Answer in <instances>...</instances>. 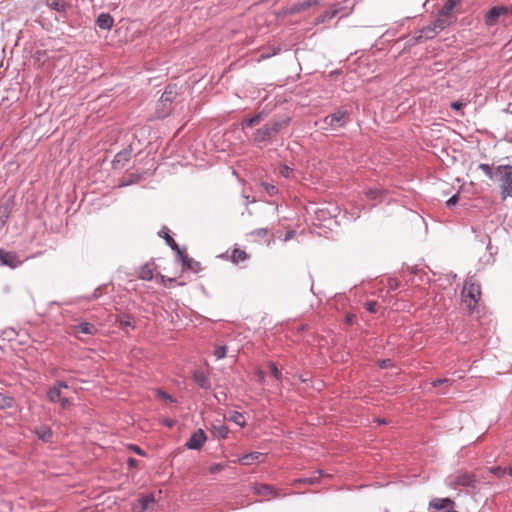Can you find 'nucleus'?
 <instances>
[{
    "label": "nucleus",
    "instance_id": "9",
    "mask_svg": "<svg viewBox=\"0 0 512 512\" xmlns=\"http://www.w3.org/2000/svg\"><path fill=\"white\" fill-rule=\"evenodd\" d=\"M253 491L256 495L265 497L266 499L280 496L279 490L269 484H256Z\"/></svg>",
    "mask_w": 512,
    "mask_h": 512
},
{
    "label": "nucleus",
    "instance_id": "34",
    "mask_svg": "<svg viewBox=\"0 0 512 512\" xmlns=\"http://www.w3.org/2000/svg\"><path fill=\"white\" fill-rule=\"evenodd\" d=\"M489 471L497 477H503L506 474V467L494 466L489 468Z\"/></svg>",
    "mask_w": 512,
    "mask_h": 512
},
{
    "label": "nucleus",
    "instance_id": "7",
    "mask_svg": "<svg viewBox=\"0 0 512 512\" xmlns=\"http://www.w3.org/2000/svg\"><path fill=\"white\" fill-rule=\"evenodd\" d=\"M475 483H476V479L473 474L463 472V473H458V474L454 475L451 478V481L449 484L451 487L457 488L459 486H462V487L474 486Z\"/></svg>",
    "mask_w": 512,
    "mask_h": 512
},
{
    "label": "nucleus",
    "instance_id": "21",
    "mask_svg": "<svg viewBox=\"0 0 512 512\" xmlns=\"http://www.w3.org/2000/svg\"><path fill=\"white\" fill-rule=\"evenodd\" d=\"M97 331L96 327L94 324H91V323H88V322H83V323H80L77 327H76V332L77 333H83V334H87V335H93L95 334Z\"/></svg>",
    "mask_w": 512,
    "mask_h": 512
},
{
    "label": "nucleus",
    "instance_id": "2",
    "mask_svg": "<svg viewBox=\"0 0 512 512\" xmlns=\"http://www.w3.org/2000/svg\"><path fill=\"white\" fill-rule=\"evenodd\" d=\"M495 174L498 176L500 183V194L502 199L512 197V166L499 165L495 168Z\"/></svg>",
    "mask_w": 512,
    "mask_h": 512
},
{
    "label": "nucleus",
    "instance_id": "12",
    "mask_svg": "<svg viewBox=\"0 0 512 512\" xmlns=\"http://www.w3.org/2000/svg\"><path fill=\"white\" fill-rule=\"evenodd\" d=\"M45 4L59 13H66L71 5L66 0H45Z\"/></svg>",
    "mask_w": 512,
    "mask_h": 512
},
{
    "label": "nucleus",
    "instance_id": "50",
    "mask_svg": "<svg viewBox=\"0 0 512 512\" xmlns=\"http://www.w3.org/2000/svg\"><path fill=\"white\" fill-rule=\"evenodd\" d=\"M53 387H58V389L61 391V389H62V388L67 389V388H68V385H67V383H66V382H64V381H57V382L53 385Z\"/></svg>",
    "mask_w": 512,
    "mask_h": 512
},
{
    "label": "nucleus",
    "instance_id": "40",
    "mask_svg": "<svg viewBox=\"0 0 512 512\" xmlns=\"http://www.w3.org/2000/svg\"><path fill=\"white\" fill-rule=\"evenodd\" d=\"M160 279H161V284L164 285L165 287H170L171 284L175 281L174 278H169L165 275H161Z\"/></svg>",
    "mask_w": 512,
    "mask_h": 512
},
{
    "label": "nucleus",
    "instance_id": "47",
    "mask_svg": "<svg viewBox=\"0 0 512 512\" xmlns=\"http://www.w3.org/2000/svg\"><path fill=\"white\" fill-rule=\"evenodd\" d=\"M218 432H219V435L222 437V438H225L229 432L228 428L226 426H220L218 428Z\"/></svg>",
    "mask_w": 512,
    "mask_h": 512
},
{
    "label": "nucleus",
    "instance_id": "49",
    "mask_svg": "<svg viewBox=\"0 0 512 512\" xmlns=\"http://www.w3.org/2000/svg\"><path fill=\"white\" fill-rule=\"evenodd\" d=\"M256 375H257L258 381H259L260 383H263V382H264V380H265V373H264V371H263V370H261V369H258V370L256 371Z\"/></svg>",
    "mask_w": 512,
    "mask_h": 512
},
{
    "label": "nucleus",
    "instance_id": "30",
    "mask_svg": "<svg viewBox=\"0 0 512 512\" xmlns=\"http://www.w3.org/2000/svg\"><path fill=\"white\" fill-rule=\"evenodd\" d=\"M479 169L482 170L490 179H493L494 177H498L495 174V170H492V168L488 164L481 163L479 165Z\"/></svg>",
    "mask_w": 512,
    "mask_h": 512
},
{
    "label": "nucleus",
    "instance_id": "58",
    "mask_svg": "<svg viewBox=\"0 0 512 512\" xmlns=\"http://www.w3.org/2000/svg\"><path fill=\"white\" fill-rule=\"evenodd\" d=\"M161 396L164 398V399H169L170 400V396H168L166 393L164 392H161Z\"/></svg>",
    "mask_w": 512,
    "mask_h": 512
},
{
    "label": "nucleus",
    "instance_id": "20",
    "mask_svg": "<svg viewBox=\"0 0 512 512\" xmlns=\"http://www.w3.org/2000/svg\"><path fill=\"white\" fill-rule=\"evenodd\" d=\"M117 322L119 323L120 328L127 330L128 328L133 329L134 326V319L127 314H122L118 317Z\"/></svg>",
    "mask_w": 512,
    "mask_h": 512
},
{
    "label": "nucleus",
    "instance_id": "37",
    "mask_svg": "<svg viewBox=\"0 0 512 512\" xmlns=\"http://www.w3.org/2000/svg\"><path fill=\"white\" fill-rule=\"evenodd\" d=\"M269 368H270L271 374H272L276 379H278V380H279V379H280V377H281V372H280V370L277 368V366H276L274 363L270 362V363H269Z\"/></svg>",
    "mask_w": 512,
    "mask_h": 512
},
{
    "label": "nucleus",
    "instance_id": "52",
    "mask_svg": "<svg viewBox=\"0 0 512 512\" xmlns=\"http://www.w3.org/2000/svg\"><path fill=\"white\" fill-rule=\"evenodd\" d=\"M390 364H391V360H389V359H387V360H383V361H381V363H380V367H382V368H386V367L390 366Z\"/></svg>",
    "mask_w": 512,
    "mask_h": 512
},
{
    "label": "nucleus",
    "instance_id": "55",
    "mask_svg": "<svg viewBox=\"0 0 512 512\" xmlns=\"http://www.w3.org/2000/svg\"><path fill=\"white\" fill-rule=\"evenodd\" d=\"M506 474L512 476V461L511 464L508 467H506Z\"/></svg>",
    "mask_w": 512,
    "mask_h": 512
},
{
    "label": "nucleus",
    "instance_id": "14",
    "mask_svg": "<svg viewBox=\"0 0 512 512\" xmlns=\"http://www.w3.org/2000/svg\"><path fill=\"white\" fill-rule=\"evenodd\" d=\"M264 459V455L260 452H251L243 455L238 459V462L242 465H251L256 462H262Z\"/></svg>",
    "mask_w": 512,
    "mask_h": 512
},
{
    "label": "nucleus",
    "instance_id": "59",
    "mask_svg": "<svg viewBox=\"0 0 512 512\" xmlns=\"http://www.w3.org/2000/svg\"><path fill=\"white\" fill-rule=\"evenodd\" d=\"M509 15H512V4L507 6Z\"/></svg>",
    "mask_w": 512,
    "mask_h": 512
},
{
    "label": "nucleus",
    "instance_id": "6",
    "mask_svg": "<svg viewBox=\"0 0 512 512\" xmlns=\"http://www.w3.org/2000/svg\"><path fill=\"white\" fill-rule=\"evenodd\" d=\"M347 116V113L346 111H343V110H338L336 112H334L333 114H330L328 116H326L324 119H323V123H324V129H327V128H332V129H336V128H339V127H342L345 125V118Z\"/></svg>",
    "mask_w": 512,
    "mask_h": 512
},
{
    "label": "nucleus",
    "instance_id": "41",
    "mask_svg": "<svg viewBox=\"0 0 512 512\" xmlns=\"http://www.w3.org/2000/svg\"><path fill=\"white\" fill-rule=\"evenodd\" d=\"M377 307H378V304L377 302L375 301H370V302H367L366 303V309L371 312V313H375L377 312Z\"/></svg>",
    "mask_w": 512,
    "mask_h": 512
},
{
    "label": "nucleus",
    "instance_id": "8",
    "mask_svg": "<svg viewBox=\"0 0 512 512\" xmlns=\"http://www.w3.org/2000/svg\"><path fill=\"white\" fill-rule=\"evenodd\" d=\"M207 440V436L202 429L196 430L186 442L185 446L188 449L199 450L202 448Z\"/></svg>",
    "mask_w": 512,
    "mask_h": 512
},
{
    "label": "nucleus",
    "instance_id": "51",
    "mask_svg": "<svg viewBox=\"0 0 512 512\" xmlns=\"http://www.w3.org/2000/svg\"><path fill=\"white\" fill-rule=\"evenodd\" d=\"M137 464H138V462H137V460H135L134 458H129V459H128V465H129V467L134 468V467H136V466H137Z\"/></svg>",
    "mask_w": 512,
    "mask_h": 512
},
{
    "label": "nucleus",
    "instance_id": "3",
    "mask_svg": "<svg viewBox=\"0 0 512 512\" xmlns=\"http://www.w3.org/2000/svg\"><path fill=\"white\" fill-rule=\"evenodd\" d=\"M286 124V121H272L267 123L262 128L256 131L255 141L261 143L268 140L270 137L277 134L280 131V129L284 127Z\"/></svg>",
    "mask_w": 512,
    "mask_h": 512
},
{
    "label": "nucleus",
    "instance_id": "54",
    "mask_svg": "<svg viewBox=\"0 0 512 512\" xmlns=\"http://www.w3.org/2000/svg\"><path fill=\"white\" fill-rule=\"evenodd\" d=\"M447 380L446 379H438L436 381L433 382V386L436 387L444 382H446Z\"/></svg>",
    "mask_w": 512,
    "mask_h": 512
},
{
    "label": "nucleus",
    "instance_id": "16",
    "mask_svg": "<svg viewBox=\"0 0 512 512\" xmlns=\"http://www.w3.org/2000/svg\"><path fill=\"white\" fill-rule=\"evenodd\" d=\"M453 505L454 502L449 498H435L430 502V506L437 510L451 508Z\"/></svg>",
    "mask_w": 512,
    "mask_h": 512
},
{
    "label": "nucleus",
    "instance_id": "46",
    "mask_svg": "<svg viewBox=\"0 0 512 512\" xmlns=\"http://www.w3.org/2000/svg\"><path fill=\"white\" fill-rule=\"evenodd\" d=\"M126 156H127V154H126V153H118V154L115 156L114 164H118V163H120L121 161H126V160H127Z\"/></svg>",
    "mask_w": 512,
    "mask_h": 512
},
{
    "label": "nucleus",
    "instance_id": "25",
    "mask_svg": "<svg viewBox=\"0 0 512 512\" xmlns=\"http://www.w3.org/2000/svg\"><path fill=\"white\" fill-rule=\"evenodd\" d=\"M459 4V0H448L441 10V15L451 16L453 9Z\"/></svg>",
    "mask_w": 512,
    "mask_h": 512
},
{
    "label": "nucleus",
    "instance_id": "60",
    "mask_svg": "<svg viewBox=\"0 0 512 512\" xmlns=\"http://www.w3.org/2000/svg\"><path fill=\"white\" fill-rule=\"evenodd\" d=\"M257 234H258V235L266 234V230H263V229H262V230H259V231H257Z\"/></svg>",
    "mask_w": 512,
    "mask_h": 512
},
{
    "label": "nucleus",
    "instance_id": "56",
    "mask_svg": "<svg viewBox=\"0 0 512 512\" xmlns=\"http://www.w3.org/2000/svg\"><path fill=\"white\" fill-rule=\"evenodd\" d=\"M353 318H354V316H353V315L348 314V315L346 316V322H347L348 324H351V323L353 322Z\"/></svg>",
    "mask_w": 512,
    "mask_h": 512
},
{
    "label": "nucleus",
    "instance_id": "1",
    "mask_svg": "<svg viewBox=\"0 0 512 512\" xmlns=\"http://www.w3.org/2000/svg\"><path fill=\"white\" fill-rule=\"evenodd\" d=\"M462 302L469 309L473 310L478 305L481 298V286L474 278H469L465 281L464 287L461 292Z\"/></svg>",
    "mask_w": 512,
    "mask_h": 512
},
{
    "label": "nucleus",
    "instance_id": "4",
    "mask_svg": "<svg viewBox=\"0 0 512 512\" xmlns=\"http://www.w3.org/2000/svg\"><path fill=\"white\" fill-rule=\"evenodd\" d=\"M509 16L508 8L504 5L493 6L489 9L485 16L484 22L486 26L492 27L505 20V18Z\"/></svg>",
    "mask_w": 512,
    "mask_h": 512
},
{
    "label": "nucleus",
    "instance_id": "35",
    "mask_svg": "<svg viewBox=\"0 0 512 512\" xmlns=\"http://www.w3.org/2000/svg\"><path fill=\"white\" fill-rule=\"evenodd\" d=\"M225 464H222V463H214L212 464L210 467H209V472L211 474H216V473H219L221 471H223L225 469Z\"/></svg>",
    "mask_w": 512,
    "mask_h": 512
},
{
    "label": "nucleus",
    "instance_id": "45",
    "mask_svg": "<svg viewBox=\"0 0 512 512\" xmlns=\"http://www.w3.org/2000/svg\"><path fill=\"white\" fill-rule=\"evenodd\" d=\"M58 402L63 409H67L71 405L70 399L64 396Z\"/></svg>",
    "mask_w": 512,
    "mask_h": 512
},
{
    "label": "nucleus",
    "instance_id": "32",
    "mask_svg": "<svg viewBox=\"0 0 512 512\" xmlns=\"http://www.w3.org/2000/svg\"><path fill=\"white\" fill-rule=\"evenodd\" d=\"M173 97H174V92L171 90L170 87H168L162 94L160 101L162 103L171 102L173 100Z\"/></svg>",
    "mask_w": 512,
    "mask_h": 512
},
{
    "label": "nucleus",
    "instance_id": "17",
    "mask_svg": "<svg viewBox=\"0 0 512 512\" xmlns=\"http://www.w3.org/2000/svg\"><path fill=\"white\" fill-rule=\"evenodd\" d=\"M194 381L203 389L210 388V380L203 371H195L193 375Z\"/></svg>",
    "mask_w": 512,
    "mask_h": 512
},
{
    "label": "nucleus",
    "instance_id": "33",
    "mask_svg": "<svg viewBox=\"0 0 512 512\" xmlns=\"http://www.w3.org/2000/svg\"><path fill=\"white\" fill-rule=\"evenodd\" d=\"M165 240H166V243L173 249L177 252V254L179 255L182 251L181 249L179 248L178 244L175 242V240L169 235V234H166L165 235Z\"/></svg>",
    "mask_w": 512,
    "mask_h": 512
},
{
    "label": "nucleus",
    "instance_id": "27",
    "mask_svg": "<svg viewBox=\"0 0 512 512\" xmlns=\"http://www.w3.org/2000/svg\"><path fill=\"white\" fill-rule=\"evenodd\" d=\"M228 419L229 421H232L241 427H244L246 425V420L244 416L237 411H233Z\"/></svg>",
    "mask_w": 512,
    "mask_h": 512
},
{
    "label": "nucleus",
    "instance_id": "38",
    "mask_svg": "<svg viewBox=\"0 0 512 512\" xmlns=\"http://www.w3.org/2000/svg\"><path fill=\"white\" fill-rule=\"evenodd\" d=\"M279 172L283 177L288 178L291 176L293 170L290 167H288L287 165H283L280 167Z\"/></svg>",
    "mask_w": 512,
    "mask_h": 512
},
{
    "label": "nucleus",
    "instance_id": "29",
    "mask_svg": "<svg viewBox=\"0 0 512 512\" xmlns=\"http://www.w3.org/2000/svg\"><path fill=\"white\" fill-rule=\"evenodd\" d=\"M261 120H262V116L260 114L255 115L252 118L243 120L242 127H243V129L246 127H253V126L259 124Z\"/></svg>",
    "mask_w": 512,
    "mask_h": 512
},
{
    "label": "nucleus",
    "instance_id": "42",
    "mask_svg": "<svg viewBox=\"0 0 512 512\" xmlns=\"http://www.w3.org/2000/svg\"><path fill=\"white\" fill-rule=\"evenodd\" d=\"M317 481V478H300L294 481V484L296 483H305V484H314Z\"/></svg>",
    "mask_w": 512,
    "mask_h": 512
},
{
    "label": "nucleus",
    "instance_id": "18",
    "mask_svg": "<svg viewBox=\"0 0 512 512\" xmlns=\"http://www.w3.org/2000/svg\"><path fill=\"white\" fill-rule=\"evenodd\" d=\"M153 268L150 264L141 266L137 271V277L142 280H151L153 278Z\"/></svg>",
    "mask_w": 512,
    "mask_h": 512
},
{
    "label": "nucleus",
    "instance_id": "10",
    "mask_svg": "<svg viewBox=\"0 0 512 512\" xmlns=\"http://www.w3.org/2000/svg\"><path fill=\"white\" fill-rule=\"evenodd\" d=\"M0 260L2 265L9 266L10 268H16L22 263L15 253L5 252L3 250H0Z\"/></svg>",
    "mask_w": 512,
    "mask_h": 512
},
{
    "label": "nucleus",
    "instance_id": "23",
    "mask_svg": "<svg viewBox=\"0 0 512 512\" xmlns=\"http://www.w3.org/2000/svg\"><path fill=\"white\" fill-rule=\"evenodd\" d=\"M11 213V209L8 204L0 206V231L5 226L9 216Z\"/></svg>",
    "mask_w": 512,
    "mask_h": 512
},
{
    "label": "nucleus",
    "instance_id": "22",
    "mask_svg": "<svg viewBox=\"0 0 512 512\" xmlns=\"http://www.w3.org/2000/svg\"><path fill=\"white\" fill-rule=\"evenodd\" d=\"M62 392L58 387L50 386L47 391V398L51 403H57L62 398Z\"/></svg>",
    "mask_w": 512,
    "mask_h": 512
},
{
    "label": "nucleus",
    "instance_id": "13",
    "mask_svg": "<svg viewBox=\"0 0 512 512\" xmlns=\"http://www.w3.org/2000/svg\"><path fill=\"white\" fill-rule=\"evenodd\" d=\"M155 502L153 494H147L138 500V504L133 506L135 512H145L148 507Z\"/></svg>",
    "mask_w": 512,
    "mask_h": 512
},
{
    "label": "nucleus",
    "instance_id": "26",
    "mask_svg": "<svg viewBox=\"0 0 512 512\" xmlns=\"http://www.w3.org/2000/svg\"><path fill=\"white\" fill-rule=\"evenodd\" d=\"M14 403V398L0 393V409L12 408Z\"/></svg>",
    "mask_w": 512,
    "mask_h": 512
},
{
    "label": "nucleus",
    "instance_id": "39",
    "mask_svg": "<svg viewBox=\"0 0 512 512\" xmlns=\"http://www.w3.org/2000/svg\"><path fill=\"white\" fill-rule=\"evenodd\" d=\"M128 449H130L131 451H133L134 453L140 455V456H146V453L144 450H142L139 446L137 445H134V444H130L128 445Z\"/></svg>",
    "mask_w": 512,
    "mask_h": 512
},
{
    "label": "nucleus",
    "instance_id": "15",
    "mask_svg": "<svg viewBox=\"0 0 512 512\" xmlns=\"http://www.w3.org/2000/svg\"><path fill=\"white\" fill-rule=\"evenodd\" d=\"M96 23L100 29L110 30L113 27L114 19L109 13H101Z\"/></svg>",
    "mask_w": 512,
    "mask_h": 512
},
{
    "label": "nucleus",
    "instance_id": "28",
    "mask_svg": "<svg viewBox=\"0 0 512 512\" xmlns=\"http://www.w3.org/2000/svg\"><path fill=\"white\" fill-rule=\"evenodd\" d=\"M383 194H384V191L380 190V189H377V188H371V189H367L365 191V195L370 200L381 199Z\"/></svg>",
    "mask_w": 512,
    "mask_h": 512
},
{
    "label": "nucleus",
    "instance_id": "31",
    "mask_svg": "<svg viewBox=\"0 0 512 512\" xmlns=\"http://www.w3.org/2000/svg\"><path fill=\"white\" fill-rule=\"evenodd\" d=\"M261 186L266 191L269 196H275L278 193V189L276 186L269 183H261Z\"/></svg>",
    "mask_w": 512,
    "mask_h": 512
},
{
    "label": "nucleus",
    "instance_id": "11",
    "mask_svg": "<svg viewBox=\"0 0 512 512\" xmlns=\"http://www.w3.org/2000/svg\"><path fill=\"white\" fill-rule=\"evenodd\" d=\"M180 260L182 262V267L185 270H191L194 273H198L202 270L201 264L198 261L190 258L187 254L181 252L179 254Z\"/></svg>",
    "mask_w": 512,
    "mask_h": 512
},
{
    "label": "nucleus",
    "instance_id": "57",
    "mask_svg": "<svg viewBox=\"0 0 512 512\" xmlns=\"http://www.w3.org/2000/svg\"><path fill=\"white\" fill-rule=\"evenodd\" d=\"M294 235V232H288L285 236V241H287L288 239L292 238Z\"/></svg>",
    "mask_w": 512,
    "mask_h": 512
},
{
    "label": "nucleus",
    "instance_id": "36",
    "mask_svg": "<svg viewBox=\"0 0 512 512\" xmlns=\"http://www.w3.org/2000/svg\"><path fill=\"white\" fill-rule=\"evenodd\" d=\"M226 350V346H218L214 351V355L216 356L217 359H222L226 356Z\"/></svg>",
    "mask_w": 512,
    "mask_h": 512
},
{
    "label": "nucleus",
    "instance_id": "48",
    "mask_svg": "<svg viewBox=\"0 0 512 512\" xmlns=\"http://www.w3.org/2000/svg\"><path fill=\"white\" fill-rule=\"evenodd\" d=\"M464 105L465 104L463 102L455 101V102H452L450 106L454 110H460Z\"/></svg>",
    "mask_w": 512,
    "mask_h": 512
},
{
    "label": "nucleus",
    "instance_id": "53",
    "mask_svg": "<svg viewBox=\"0 0 512 512\" xmlns=\"http://www.w3.org/2000/svg\"><path fill=\"white\" fill-rule=\"evenodd\" d=\"M164 425H166L167 427L171 428L174 426L175 422L173 420H164L163 421Z\"/></svg>",
    "mask_w": 512,
    "mask_h": 512
},
{
    "label": "nucleus",
    "instance_id": "19",
    "mask_svg": "<svg viewBox=\"0 0 512 512\" xmlns=\"http://www.w3.org/2000/svg\"><path fill=\"white\" fill-rule=\"evenodd\" d=\"M35 433L44 442H50L53 436L52 430L47 426L37 428Z\"/></svg>",
    "mask_w": 512,
    "mask_h": 512
},
{
    "label": "nucleus",
    "instance_id": "44",
    "mask_svg": "<svg viewBox=\"0 0 512 512\" xmlns=\"http://www.w3.org/2000/svg\"><path fill=\"white\" fill-rule=\"evenodd\" d=\"M458 201H459V195L455 194L450 199L447 200L446 204L448 207H452V206L456 205L458 203Z\"/></svg>",
    "mask_w": 512,
    "mask_h": 512
},
{
    "label": "nucleus",
    "instance_id": "43",
    "mask_svg": "<svg viewBox=\"0 0 512 512\" xmlns=\"http://www.w3.org/2000/svg\"><path fill=\"white\" fill-rule=\"evenodd\" d=\"M336 13H337L336 10L327 11V12L323 13V15L321 16L322 17V21L332 19L333 17H335Z\"/></svg>",
    "mask_w": 512,
    "mask_h": 512
},
{
    "label": "nucleus",
    "instance_id": "5",
    "mask_svg": "<svg viewBox=\"0 0 512 512\" xmlns=\"http://www.w3.org/2000/svg\"><path fill=\"white\" fill-rule=\"evenodd\" d=\"M452 21V16H443L441 13L439 17L434 21L433 26H429L423 29L422 33L426 38H433L439 30H443Z\"/></svg>",
    "mask_w": 512,
    "mask_h": 512
},
{
    "label": "nucleus",
    "instance_id": "24",
    "mask_svg": "<svg viewBox=\"0 0 512 512\" xmlns=\"http://www.w3.org/2000/svg\"><path fill=\"white\" fill-rule=\"evenodd\" d=\"M247 258V253L239 248H235L231 255V261L236 264L245 261Z\"/></svg>",
    "mask_w": 512,
    "mask_h": 512
}]
</instances>
